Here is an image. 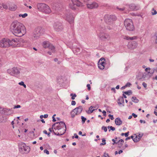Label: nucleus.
Wrapping results in <instances>:
<instances>
[{
  "mask_svg": "<svg viewBox=\"0 0 157 157\" xmlns=\"http://www.w3.org/2000/svg\"><path fill=\"white\" fill-rule=\"evenodd\" d=\"M12 113V110L10 109H0V113L2 114L8 115Z\"/></svg>",
  "mask_w": 157,
  "mask_h": 157,
  "instance_id": "4468645a",
  "label": "nucleus"
},
{
  "mask_svg": "<svg viewBox=\"0 0 157 157\" xmlns=\"http://www.w3.org/2000/svg\"><path fill=\"white\" fill-rule=\"evenodd\" d=\"M105 59L104 58H101L98 63V67L101 70H103L105 68Z\"/></svg>",
  "mask_w": 157,
  "mask_h": 157,
  "instance_id": "f8f14e48",
  "label": "nucleus"
},
{
  "mask_svg": "<svg viewBox=\"0 0 157 157\" xmlns=\"http://www.w3.org/2000/svg\"><path fill=\"white\" fill-rule=\"evenodd\" d=\"M105 22L108 25H113V22L117 19L116 17L114 15H105L104 17Z\"/></svg>",
  "mask_w": 157,
  "mask_h": 157,
  "instance_id": "39448f33",
  "label": "nucleus"
},
{
  "mask_svg": "<svg viewBox=\"0 0 157 157\" xmlns=\"http://www.w3.org/2000/svg\"><path fill=\"white\" fill-rule=\"evenodd\" d=\"M123 93L126 95H130L132 94V91L131 90H129L127 91H123Z\"/></svg>",
  "mask_w": 157,
  "mask_h": 157,
  "instance_id": "bb28decb",
  "label": "nucleus"
},
{
  "mask_svg": "<svg viewBox=\"0 0 157 157\" xmlns=\"http://www.w3.org/2000/svg\"><path fill=\"white\" fill-rule=\"evenodd\" d=\"M128 147V144H125V145H124V147H123V148H122V149H123V150H124V149H125L126 148V147Z\"/></svg>",
  "mask_w": 157,
  "mask_h": 157,
  "instance_id": "69168bd1",
  "label": "nucleus"
},
{
  "mask_svg": "<svg viewBox=\"0 0 157 157\" xmlns=\"http://www.w3.org/2000/svg\"><path fill=\"white\" fill-rule=\"evenodd\" d=\"M81 118L82 120V124L84 123L86 120V119L83 116H81Z\"/></svg>",
  "mask_w": 157,
  "mask_h": 157,
  "instance_id": "e433bc0d",
  "label": "nucleus"
},
{
  "mask_svg": "<svg viewBox=\"0 0 157 157\" xmlns=\"http://www.w3.org/2000/svg\"><path fill=\"white\" fill-rule=\"evenodd\" d=\"M126 87H127V85H125V86L121 87V90H123L125 89Z\"/></svg>",
  "mask_w": 157,
  "mask_h": 157,
  "instance_id": "052dcab7",
  "label": "nucleus"
},
{
  "mask_svg": "<svg viewBox=\"0 0 157 157\" xmlns=\"http://www.w3.org/2000/svg\"><path fill=\"white\" fill-rule=\"evenodd\" d=\"M87 7L90 9H93L97 8L98 6V4L95 2H93L92 3H89L86 4Z\"/></svg>",
  "mask_w": 157,
  "mask_h": 157,
  "instance_id": "a211bd4d",
  "label": "nucleus"
},
{
  "mask_svg": "<svg viewBox=\"0 0 157 157\" xmlns=\"http://www.w3.org/2000/svg\"><path fill=\"white\" fill-rule=\"evenodd\" d=\"M87 89L88 90H90L91 89L90 86V84H88L87 85Z\"/></svg>",
  "mask_w": 157,
  "mask_h": 157,
  "instance_id": "c03bdc74",
  "label": "nucleus"
},
{
  "mask_svg": "<svg viewBox=\"0 0 157 157\" xmlns=\"http://www.w3.org/2000/svg\"><path fill=\"white\" fill-rule=\"evenodd\" d=\"M19 148L20 152L22 154L27 153L30 150V147L28 146H26L25 143L22 142H21L19 144Z\"/></svg>",
  "mask_w": 157,
  "mask_h": 157,
  "instance_id": "0eeeda50",
  "label": "nucleus"
},
{
  "mask_svg": "<svg viewBox=\"0 0 157 157\" xmlns=\"http://www.w3.org/2000/svg\"><path fill=\"white\" fill-rule=\"evenodd\" d=\"M21 106L20 105H15L13 108H20L21 107Z\"/></svg>",
  "mask_w": 157,
  "mask_h": 157,
  "instance_id": "4d7b16f0",
  "label": "nucleus"
},
{
  "mask_svg": "<svg viewBox=\"0 0 157 157\" xmlns=\"http://www.w3.org/2000/svg\"><path fill=\"white\" fill-rule=\"evenodd\" d=\"M124 39L128 40H130V37L128 36H125L124 37Z\"/></svg>",
  "mask_w": 157,
  "mask_h": 157,
  "instance_id": "3c124183",
  "label": "nucleus"
},
{
  "mask_svg": "<svg viewBox=\"0 0 157 157\" xmlns=\"http://www.w3.org/2000/svg\"><path fill=\"white\" fill-rule=\"evenodd\" d=\"M127 6H128L129 7V11L131 10H137L139 9V7L138 6H136L134 4H131L130 5H127Z\"/></svg>",
  "mask_w": 157,
  "mask_h": 157,
  "instance_id": "6ab92c4d",
  "label": "nucleus"
},
{
  "mask_svg": "<svg viewBox=\"0 0 157 157\" xmlns=\"http://www.w3.org/2000/svg\"><path fill=\"white\" fill-rule=\"evenodd\" d=\"M148 70H151V68L150 67H147L145 69V70L147 72Z\"/></svg>",
  "mask_w": 157,
  "mask_h": 157,
  "instance_id": "338daca9",
  "label": "nucleus"
},
{
  "mask_svg": "<svg viewBox=\"0 0 157 157\" xmlns=\"http://www.w3.org/2000/svg\"><path fill=\"white\" fill-rule=\"evenodd\" d=\"M11 31L15 36H22L26 33V29L24 25L17 21H14L10 26Z\"/></svg>",
  "mask_w": 157,
  "mask_h": 157,
  "instance_id": "f257e3e1",
  "label": "nucleus"
},
{
  "mask_svg": "<svg viewBox=\"0 0 157 157\" xmlns=\"http://www.w3.org/2000/svg\"><path fill=\"white\" fill-rule=\"evenodd\" d=\"M105 28L102 25H100L98 28V30L100 32H104V31H105Z\"/></svg>",
  "mask_w": 157,
  "mask_h": 157,
  "instance_id": "393cba45",
  "label": "nucleus"
},
{
  "mask_svg": "<svg viewBox=\"0 0 157 157\" xmlns=\"http://www.w3.org/2000/svg\"><path fill=\"white\" fill-rule=\"evenodd\" d=\"M28 16V14L26 13H25L23 14H20L19 15V17H22L23 18H25Z\"/></svg>",
  "mask_w": 157,
  "mask_h": 157,
  "instance_id": "c9c22d12",
  "label": "nucleus"
},
{
  "mask_svg": "<svg viewBox=\"0 0 157 157\" xmlns=\"http://www.w3.org/2000/svg\"><path fill=\"white\" fill-rule=\"evenodd\" d=\"M89 109L88 110H86V112L88 114L90 113L93 112V111L95 110V109Z\"/></svg>",
  "mask_w": 157,
  "mask_h": 157,
  "instance_id": "c756f323",
  "label": "nucleus"
},
{
  "mask_svg": "<svg viewBox=\"0 0 157 157\" xmlns=\"http://www.w3.org/2000/svg\"><path fill=\"white\" fill-rule=\"evenodd\" d=\"M132 116H133L134 118H136L137 116V115L134 113H132Z\"/></svg>",
  "mask_w": 157,
  "mask_h": 157,
  "instance_id": "680f3d73",
  "label": "nucleus"
},
{
  "mask_svg": "<svg viewBox=\"0 0 157 157\" xmlns=\"http://www.w3.org/2000/svg\"><path fill=\"white\" fill-rule=\"evenodd\" d=\"M112 25H110L107 26V29L109 30H111L113 29V26Z\"/></svg>",
  "mask_w": 157,
  "mask_h": 157,
  "instance_id": "ea45409f",
  "label": "nucleus"
},
{
  "mask_svg": "<svg viewBox=\"0 0 157 157\" xmlns=\"http://www.w3.org/2000/svg\"><path fill=\"white\" fill-rule=\"evenodd\" d=\"M37 7L39 11L48 14L51 12L49 6L44 3H39L37 4Z\"/></svg>",
  "mask_w": 157,
  "mask_h": 157,
  "instance_id": "7ed1b4c3",
  "label": "nucleus"
},
{
  "mask_svg": "<svg viewBox=\"0 0 157 157\" xmlns=\"http://www.w3.org/2000/svg\"><path fill=\"white\" fill-rule=\"evenodd\" d=\"M132 101L135 103H137L139 101V100L137 99L136 97H132Z\"/></svg>",
  "mask_w": 157,
  "mask_h": 157,
  "instance_id": "c85d7f7f",
  "label": "nucleus"
},
{
  "mask_svg": "<svg viewBox=\"0 0 157 157\" xmlns=\"http://www.w3.org/2000/svg\"><path fill=\"white\" fill-rule=\"evenodd\" d=\"M117 9H118L119 10H121V11H123V10H124L125 9V8H119L118 7H117Z\"/></svg>",
  "mask_w": 157,
  "mask_h": 157,
  "instance_id": "603ef678",
  "label": "nucleus"
},
{
  "mask_svg": "<svg viewBox=\"0 0 157 157\" xmlns=\"http://www.w3.org/2000/svg\"><path fill=\"white\" fill-rule=\"evenodd\" d=\"M50 44L48 41H44L43 44V46L45 48H47L49 46Z\"/></svg>",
  "mask_w": 157,
  "mask_h": 157,
  "instance_id": "4be33fe9",
  "label": "nucleus"
},
{
  "mask_svg": "<svg viewBox=\"0 0 157 157\" xmlns=\"http://www.w3.org/2000/svg\"><path fill=\"white\" fill-rule=\"evenodd\" d=\"M152 10L154 11L153 12H152V15H155L156 14H157V11H156V10H155L154 8H153L152 9Z\"/></svg>",
  "mask_w": 157,
  "mask_h": 157,
  "instance_id": "58836bf2",
  "label": "nucleus"
},
{
  "mask_svg": "<svg viewBox=\"0 0 157 157\" xmlns=\"http://www.w3.org/2000/svg\"><path fill=\"white\" fill-rule=\"evenodd\" d=\"M118 103L119 104H121L124 103V99L123 97H121L118 99Z\"/></svg>",
  "mask_w": 157,
  "mask_h": 157,
  "instance_id": "b1692460",
  "label": "nucleus"
},
{
  "mask_svg": "<svg viewBox=\"0 0 157 157\" xmlns=\"http://www.w3.org/2000/svg\"><path fill=\"white\" fill-rule=\"evenodd\" d=\"M53 27L54 29L56 31H59L63 29V26L62 24L58 22H55Z\"/></svg>",
  "mask_w": 157,
  "mask_h": 157,
  "instance_id": "ddd939ff",
  "label": "nucleus"
},
{
  "mask_svg": "<svg viewBox=\"0 0 157 157\" xmlns=\"http://www.w3.org/2000/svg\"><path fill=\"white\" fill-rule=\"evenodd\" d=\"M66 131V129H63V131L62 132V133L59 134V133L58 132L57 133H56L54 132V131L53 130L52 131V132H54V134L55 135H57V136H61L63 135L65 132Z\"/></svg>",
  "mask_w": 157,
  "mask_h": 157,
  "instance_id": "cd10ccee",
  "label": "nucleus"
},
{
  "mask_svg": "<svg viewBox=\"0 0 157 157\" xmlns=\"http://www.w3.org/2000/svg\"><path fill=\"white\" fill-rule=\"evenodd\" d=\"M101 129L102 130H104L105 132H106L107 130V127L104 126H103L102 127Z\"/></svg>",
  "mask_w": 157,
  "mask_h": 157,
  "instance_id": "4c0bfd02",
  "label": "nucleus"
},
{
  "mask_svg": "<svg viewBox=\"0 0 157 157\" xmlns=\"http://www.w3.org/2000/svg\"><path fill=\"white\" fill-rule=\"evenodd\" d=\"M129 133V132H127L125 133H124V135L125 137H127Z\"/></svg>",
  "mask_w": 157,
  "mask_h": 157,
  "instance_id": "6e6d98bb",
  "label": "nucleus"
},
{
  "mask_svg": "<svg viewBox=\"0 0 157 157\" xmlns=\"http://www.w3.org/2000/svg\"><path fill=\"white\" fill-rule=\"evenodd\" d=\"M67 20L71 24L73 23L74 21V17L72 14L69 13L66 15Z\"/></svg>",
  "mask_w": 157,
  "mask_h": 157,
  "instance_id": "dca6fc26",
  "label": "nucleus"
},
{
  "mask_svg": "<svg viewBox=\"0 0 157 157\" xmlns=\"http://www.w3.org/2000/svg\"><path fill=\"white\" fill-rule=\"evenodd\" d=\"M107 128L108 129L110 128V130L109 129V131H110V130H111L112 131H114L115 130V128L114 127H112V126H108L107 127Z\"/></svg>",
  "mask_w": 157,
  "mask_h": 157,
  "instance_id": "f704fd0d",
  "label": "nucleus"
},
{
  "mask_svg": "<svg viewBox=\"0 0 157 157\" xmlns=\"http://www.w3.org/2000/svg\"><path fill=\"white\" fill-rule=\"evenodd\" d=\"M82 109H74L70 112L71 117H74L77 114L78 112L80 110V112H81L82 111Z\"/></svg>",
  "mask_w": 157,
  "mask_h": 157,
  "instance_id": "f3484780",
  "label": "nucleus"
},
{
  "mask_svg": "<svg viewBox=\"0 0 157 157\" xmlns=\"http://www.w3.org/2000/svg\"><path fill=\"white\" fill-rule=\"evenodd\" d=\"M18 40L16 39H7L4 38L0 41V47L1 48L9 47L12 46L13 47L17 46Z\"/></svg>",
  "mask_w": 157,
  "mask_h": 157,
  "instance_id": "f03ea898",
  "label": "nucleus"
},
{
  "mask_svg": "<svg viewBox=\"0 0 157 157\" xmlns=\"http://www.w3.org/2000/svg\"><path fill=\"white\" fill-rule=\"evenodd\" d=\"M117 144H118V147L119 148H121L123 144V143H121V142L118 141L117 142Z\"/></svg>",
  "mask_w": 157,
  "mask_h": 157,
  "instance_id": "473e14b6",
  "label": "nucleus"
},
{
  "mask_svg": "<svg viewBox=\"0 0 157 157\" xmlns=\"http://www.w3.org/2000/svg\"><path fill=\"white\" fill-rule=\"evenodd\" d=\"M124 25L126 29L129 31H133L135 29L132 20L131 19H127L125 20Z\"/></svg>",
  "mask_w": 157,
  "mask_h": 157,
  "instance_id": "423d86ee",
  "label": "nucleus"
},
{
  "mask_svg": "<svg viewBox=\"0 0 157 157\" xmlns=\"http://www.w3.org/2000/svg\"><path fill=\"white\" fill-rule=\"evenodd\" d=\"M103 157H110L108 154L106 153H104Z\"/></svg>",
  "mask_w": 157,
  "mask_h": 157,
  "instance_id": "37998d69",
  "label": "nucleus"
},
{
  "mask_svg": "<svg viewBox=\"0 0 157 157\" xmlns=\"http://www.w3.org/2000/svg\"><path fill=\"white\" fill-rule=\"evenodd\" d=\"M102 113H103V115L104 116H106V111H105V110L103 111Z\"/></svg>",
  "mask_w": 157,
  "mask_h": 157,
  "instance_id": "e2e57ef3",
  "label": "nucleus"
},
{
  "mask_svg": "<svg viewBox=\"0 0 157 157\" xmlns=\"http://www.w3.org/2000/svg\"><path fill=\"white\" fill-rule=\"evenodd\" d=\"M125 85H127V87H129L131 85V84L130 82H127Z\"/></svg>",
  "mask_w": 157,
  "mask_h": 157,
  "instance_id": "bf43d9fd",
  "label": "nucleus"
},
{
  "mask_svg": "<svg viewBox=\"0 0 157 157\" xmlns=\"http://www.w3.org/2000/svg\"><path fill=\"white\" fill-rule=\"evenodd\" d=\"M45 32L44 29L41 26H38L35 28L33 33V36L36 39H38Z\"/></svg>",
  "mask_w": 157,
  "mask_h": 157,
  "instance_id": "20e7f679",
  "label": "nucleus"
},
{
  "mask_svg": "<svg viewBox=\"0 0 157 157\" xmlns=\"http://www.w3.org/2000/svg\"><path fill=\"white\" fill-rule=\"evenodd\" d=\"M65 127V129H66V126L63 121H60L59 122H57L52 126V128L54 129L55 130H59L62 129Z\"/></svg>",
  "mask_w": 157,
  "mask_h": 157,
  "instance_id": "6e6552de",
  "label": "nucleus"
},
{
  "mask_svg": "<svg viewBox=\"0 0 157 157\" xmlns=\"http://www.w3.org/2000/svg\"><path fill=\"white\" fill-rule=\"evenodd\" d=\"M136 36H134L132 37H130V40H132L136 39Z\"/></svg>",
  "mask_w": 157,
  "mask_h": 157,
  "instance_id": "8fccbe9b",
  "label": "nucleus"
},
{
  "mask_svg": "<svg viewBox=\"0 0 157 157\" xmlns=\"http://www.w3.org/2000/svg\"><path fill=\"white\" fill-rule=\"evenodd\" d=\"M137 46V43L135 41L129 42L128 44L127 47L128 48L133 49L135 48Z\"/></svg>",
  "mask_w": 157,
  "mask_h": 157,
  "instance_id": "2eb2a0df",
  "label": "nucleus"
},
{
  "mask_svg": "<svg viewBox=\"0 0 157 157\" xmlns=\"http://www.w3.org/2000/svg\"><path fill=\"white\" fill-rule=\"evenodd\" d=\"M49 49L51 50L52 53H54L55 52V48L54 46L52 44H50L49 46L48 47Z\"/></svg>",
  "mask_w": 157,
  "mask_h": 157,
  "instance_id": "a878e982",
  "label": "nucleus"
},
{
  "mask_svg": "<svg viewBox=\"0 0 157 157\" xmlns=\"http://www.w3.org/2000/svg\"><path fill=\"white\" fill-rule=\"evenodd\" d=\"M2 7H3V9L4 8L6 10L8 8V6H7L5 4H3L2 5Z\"/></svg>",
  "mask_w": 157,
  "mask_h": 157,
  "instance_id": "a19ab883",
  "label": "nucleus"
},
{
  "mask_svg": "<svg viewBox=\"0 0 157 157\" xmlns=\"http://www.w3.org/2000/svg\"><path fill=\"white\" fill-rule=\"evenodd\" d=\"M102 142L103 143H101L100 144V145L102 146V145H105L106 143L105 142V139L103 138L102 139Z\"/></svg>",
  "mask_w": 157,
  "mask_h": 157,
  "instance_id": "72a5a7b5",
  "label": "nucleus"
},
{
  "mask_svg": "<svg viewBox=\"0 0 157 157\" xmlns=\"http://www.w3.org/2000/svg\"><path fill=\"white\" fill-rule=\"evenodd\" d=\"M154 72H155L154 70H153V71H152V72L150 73V71H148V74L150 73V76H151L153 74V73H154Z\"/></svg>",
  "mask_w": 157,
  "mask_h": 157,
  "instance_id": "de8ad7c7",
  "label": "nucleus"
},
{
  "mask_svg": "<svg viewBox=\"0 0 157 157\" xmlns=\"http://www.w3.org/2000/svg\"><path fill=\"white\" fill-rule=\"evenodd\" d=\"M80 49L79 48H74V49H73V51L74 52H75V53H76V52L79 53V52H80Z\"/></svg>",
  "mask_w": 157,
  "mask_h": 157,
  "instance_id": "7c9ffc66",
  "label": "nucleus"
},
{
  "mask_svg": "<svg viewBox=\"0 0 157 157\" xmlns=\"http://www.w3.org/2000/svg\"><path fill=\"white\" fill-rule=\"evenodd\" d=\"M142 85L144 88H146L147 87V84L145 83V82H143Z\"/></svg>",
  "mask_w": 157,
  "mask_h": 157,
  "instance_id": "864d4df0",
  "label": "nucleus"
},
{
  "mask_svg": "<svg viewBox=\"0 0 157 157\" xmlns=\"http://www.w3.org/2000/svg\"><path fill=\"white\" fill-rule=\"evenodd\" d=\"M48 115L47 114H44L43 115V117L44 118H47L48 117Z\"/></svg>",
  "mask_w": 157,
  "mask_h": 157,
  "instance_id": "774afa93",
  "label": "nucleus"
},
{
  "mask_svg": "<svg viewBox=\"0 0 157 157\" xmlns=\"http://www.w3.org/2000/svg\"><path fill=\"white\" fill-rule=\"evenodd\" d=\"M112 141L113 142L112 143V144L114 145L115 144H117V142L115 141V140L114 139H112Z\"/></svg>",
  "mask_w": 157,
  "mask_h": 157,
  "instance_id": "09e8293b",
  "label": "nucleus"
},
{
  "mask_svg": "<svg viewBox=\"0 0 157 157\" xmlns=\"http://www.w3.org/2000/svg\"><path fill=\"white\" fill-rule=\"evenodd\" d=\"M98 36L101 40L104 41L109 40L110 39L109 35L104 32H100L98 34Z\"/></svg>",
  "mask_w": 157,
  "mask_h": 157,
  "instance_id": "9d476101",
  "label": "nucleus"
},
{
  "mask_svg": "<svg viewBox=\"0 0 157 157\" xmlns=\"http://www.w3.org/2000/svg\"><path fill=\"white\" fill-rule=\"evenodd\" d=\"M115 123L117 125H120L122 123V121L119 117L116 118L115 121Z\"/></svg>",
  "mask_w": 157,
  "mask_h": 157,
  "instance_id": "aec40b11",
  "label": "nucleus"
},
{
  "mask_svg": "<svg viewBox=\"0 0 157 157\" xmlns=\"http://www.w3.org/2000/svg\"><path fill=\"white\" fill-rule=\"evenodd\" d=\"M17 7L16 5L13 4L9 7V9L10 10L12 11H14L17 9Z\"/></svg>",
  "mask_w": 157,
  "mask_h": 157,
  "instance_id": "412c9836",
  "label": "nucleus"
},
{
  "mask_svg": "<svg viewBox=\"0 0 157 157\" xmlns=\"http://www.w3.org/2000/svg\"><path fill=\"white\" fill-rule=\"evenodd\" d=\"M76 104V102L74 101H72L71 103V105H75Z\"/></svg>",
  "mask_w": 157,
  "mask_h": 157,
  "instance_id": "5fc2aeb1",
  "label": "nucleus"
},
{
  "mask_svg": "<svg viewBox=\"0 0 157 157\" xmlns=\"http://www.w3.org/2000/svg\"><path fill=\"white\" fill-rule=\"evenodd\" d=\"M54 61L55 62H57H57H57V63H58V64H59L60 63V61H58V59H57V58H55V59H54Z\"/></svg>",
  "mask_w": 157,
  "mask_h": 157,
  "instance_id": "79ce46f5",
  "label": "nucleus"
},
{
  "mask_svg": "<svg viewBox=\"0 0 157 157\" xmlns=\"http://www.w3.org/2000/svg\"><path fill=\"white\" fill-rule=\"evenodd\" d=\"M143 136V134H139V135L138 136L139 137V138L138 139H136V138L133 139V141L135 142H137L139 141Z\"/></svg>",
  "mask_w": 157,
  "mask_h": 157,
  "instance_id": "5701e85b",
  "label": "nucleus"
},
{
  "mask_svg": "<svg viewBox=\"0 0 157 157\" xmlns=\"http://www.w3.org/2000/svg\"><path fill=\"white\" fill-rule=\"evenodd\" d=\"M44 153H46L47 155H48L49 153V151H48L46 149L44 150Z\"/></svg>",
  "mask_w": 157,
  "mask_h": 157,
  "instance_id": "a18cd8bd",
  "label": "nucleus"
},
{
  "mask_svg": "<svg viewBox=\"0 0 157 157\" xmlns=\"http://www.w3.org/2000/svg\"><path fill=\"white\" fill-rule=\"evenodd\" d=\"M24 84V83L23 82L21 81V82H20L18 83V84L21 86H23V85Z\"/></svg>",
  "mask_w": 157,
  "mask_h": 157,
  "instance_id": "13d9d810",
  "label": "nucleus"
},
{
  "mask_svg": "<svg viewBox=\"0 0 157 157\" xmlns=\"http://www.w3.org/2000/svg\"><path fill=\"white\" fill-rule=\"evenodd\" d=\"M108 116L109 117H110V119L111 120H113L114 119V118L113 117V115H111V114H109Z\"/></svg>",
  "mask_w": 157,
  "mask_h": 157,
  "instance_id": "49530a36",
  "label": "nucleus"
},
{
  "mask_svg": "<svg viewBox=\"0 0 157 157\" xmlns=\"http://www.w3.org/2000/svg\"><path fill=\"white\" fill-rule=\"evenodd\" d=\"M7 72L13 76H16L20 73V69L17 67H13L11 69H8L7 70Z\"/></svg>",
  "mask_w": 157,
  "mask_h": 157,
  "instance_id": "1a4fd4ad",
  "label": "nucleus"
},
{
  "mask_svg": "<svg viewBox=\"0 0 157 157\" xmlns=\"http://www.w3.org/2000/svg\"><path fill=\"white\" fill-rule=\"evenodd\" d=\"M119 142H121V143H123V144L124 143V141L123 140L121 139V140H120L118 141Z\"/></svg>",
  "mask_w": 157,
  "mask_h": 157,
  "instance_id": "0e129e2a",
  "label": "nucleus"
},
{
  "mask_svg": "<svg viewBox=\"0 0 157 157\" xmlns=\"http://www.w3.org/2000/svg\"><path fill=\"white\" fill-rule=\"evenodd\" d=\"M70 96L71 97V99L72 100H74L75 98L76 97L77 95L75 94L71 93L70 94Z\"/></svg>",
  "mask_w": 157,
  "mask_h": 157,
  "instance_id": "2f4dec72",
  "label": "nucleus"
},
{
  "mask_svg": "<svg viewBox=\"0 0 157 157\" xmlns=\"http://www.w3.org/2000/svg\"><path fill=\"white\" fill-rule=\"evenodd\" d=\"M71 2L72 4L71 3L70 7L72 10H75L76 6H79L81 4V3L77 0H72Z\"/></svg>",
  "mask_w": 157,
  "mask_h": 157,
  "instance_id": "9b49d317",
  "label": "nucleus"
}]
</instances>
